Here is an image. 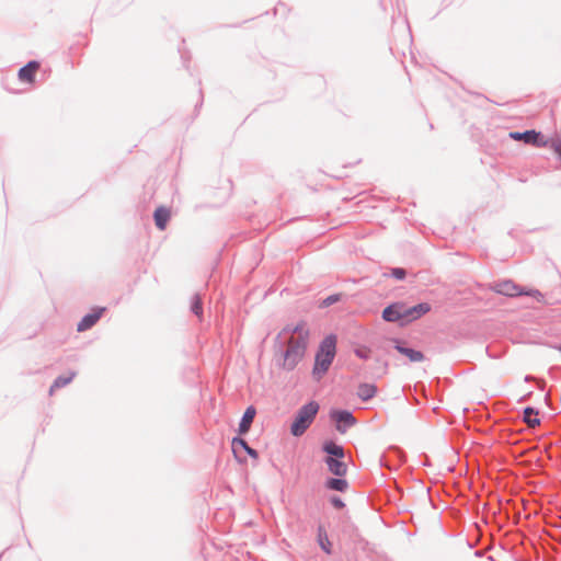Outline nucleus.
<instances>
[{"label": "nucleus", "instance_id": "3", "mask_svg": "<svg viewBox=\"0 0 561 561\" xmlns=\"http://www.w3.org/2000/svg\"><path fill=\"white\" fill-rule=\"evenodd\" d=\"M320 405L317 401H309L302 407H300L290 424V434L295 437L302 436L306 431L310 427V425L313 423L318 412H319Z\"/></svg>", "mask_w": 561, "mask_h": 561}, {"label": "nucleus", "instance_id": "25", "mask_svg": "<svg viewBox=\"0 0 561 561\" xmlns=\"http://www.w3.org/2000/svg\"><path fill=\"white\" fill-rule=\"evenodd\" d=\"M547 140H548L547 147L551 148L561 160V138H551V139H547Z\"/></svg>", "mask_w": 561, "mask_h": 561}, {"label": "nucleus", "instance_id": "22", "mask_svg": "<svg viewBox=\"0 0 561 561\" xmlns=\"http://www.w3.org/2000/svg\"><path fill=\"white\" fill-rule=\"evenodd\" d=\"M75 377H76L75 371L69 373V375H67V376H65V375L58 376L54 380L53 385L50 386L49 393L53 394L55 390L67 386L68 383H70L73 380Z\"/></svg>", "mask_w": 561, "mask_h": 561}, {"label": "nucleus", "instance_id": "29", "mask_svg": "<svg viewBox=\"0 0 561 561\" xmlns=\"http://www.w3.org/2000/svg\"><path fill=\"white\" fill-rule=\"evenodd\" d=\"M531 378H533L531 376L527 375V376L525 377V380H526V381H529Z\"/></svg>", "mask_w": 561, "mask_h": 561}, {"label": "nucleus", "instance_id": "10", "mask_svg": "<svg viewBox=\"0 0 561 561\" xmlns=\"http://www.w3.org/2000/svg\"><path fill=\"white\" fill-rule=\"evenodd\" d=\"M305 334L308 339L310 337V332L306 328V323L300 321L297 324H286L276 335H280V339H286L304 336Z\"/></svg>", "mask_w": 561, "mask_h": 561}, {"label": "nucleus", "instance_id": "17", "mask_svg": "<svg viewBox=\"0 0 561 561\" xmlns=\"http://www.w3.org/2000/svg\"><path fill=\"white\" fill-rule=\"evenodd\" d=\"M171 218V211L168 207L159 206L153 211L154 225L159 230H164Z\"/></svg>", "mask_w": 561, "mask_h": 561}, {"label": "nucleus", "instance_id": "21", "mask_svg": "<svg viewBox=\"0 0 561 561\" xmlns=\"http://www.w3.org/2000/svg\"><path fill=\"white\" fill-rule=\"evenodd\" d=\"M539 414L538 409L534 407H526L523 411V421L529 426V427H536L540 424V419L537 417Z\"/></svg>", "mask_w": 561, "mask_h": 561}, {"label": "nucleus", "instance_id": "11", "mask_svg": "<svg viewBox=\"0 0 561 561\" xmlns=\"http://www.w3.org/2000/svg\"><path fill=\"white\" fill-rule=\"evenodd\" d=\"M37 60H30L26 65L21 67L18 72L20 81L25 83H33L35 81L36 72L39 68Z\"/></svg>", "mask_w": 561, "mask_h": 561}, {"label": "nucleus", "instance_id": "24", "mask_svg": "<svg viewBox=\"0 0 561 561\" xmlns=\"http://www.w3.org/2000/svg\"><path fill=\"white\" fill-rule=\"evenodd\" d=\"M341 299H342V294H333V295H330V296H328L327 298H324V299L320 302L319 307H320V308H328V307H330V306H332V305H334V304H336V302L341 301Z\"/></svg>", "mask_w": 561, "mask_h": 561}, {"label": "nucleus", "instance_id": "30", "mask_svg": "<svg viewBox=\"0 0 561 561\" xmlns=\"http://www.w3.org/2000/svg\"><path fill=\"white\" fill-rule=\"evenodd\" d=\"M560 353H561V344L560 345H557L554 346Z\"/></svg>", "mask_w": 561, "mask_h": 561}, {"label": "nucleus", "instance_id": "5", "mask_svg": "<svg viewBox=\"0 0 561 561\" xmlns=\"http://www.w3.org/2000/svg\"><path fill=\"white\" fill-rule=\"evenodd\" d=\"M330 420L334 423L335 430L345 434L348 428L357 423L353 412L346 409H331L329 412Z\"/></svg>", "mask_w": 561, "mask_h": 561}, {"label": "nucleus", "instance_id": "19", "mask_svg": "<svg viewBox=\"0 0 561 561\" xmlns=\"http://www.w3.org/2000/svg\"><path fill=\"white\" fill-rule=\"evenodd\" d=\"M328 490L345 492L348 489V482L343 477L328 478L324 482Z\"/></svg>", "mask_w": 561, "mask_h": 561}, {"label": "nucleus", "instance_id": "18", "mask_svg": "<svg viewBox=\"0 0 561 561\" xmlns=\"http://www.w3.org/2000/svg\"><path fill=\"white\" fill-rule=\"evenodd\" d=\"M377 393V387L374 383L362 382L357 388V396L363 402L371 400Z\"/></svg>", "mask_w": 561, "mask_h": 561}, {"label": "nucleus", "instance_id": "26", "mask_svg": "<svg viewBox=\"0 0 561 561\" xmlns=\"http://www.w3.org/2000/svg\"><path fill=\"white\" fill-rule=\"evenodd\" d=\"M389 275L397 280H403L407 277V270L403 267H393L390 270Z\"/></svg>", "mask_w": 561, "mask_h": 561}, {"label": "nucleus", "instance_id": "4", "mask_svg": "<svg viewBox=\"0 0 561 561\" xmlns=\"http://www.w3.org/2000/svg\"><path fill=\"white\" fill-rule=\"evenodd\" d=\"M492 289L495 293L507 297L530 296L534 297L538 302L543 299V295L539 290H526L511 279L495 282L492 286Z\"/></svg>", "mask_w": 561, "mask_h": 561}, {"label": "nucleus", "instance_id": "9", "mask_svg": "<svg viewBox=\"0 0 561 561\" xmlns=\"http://www.w3.org/2000/svg\"><path fill=\"white\" fill-rule=\"evenodd\" d=\"M105 310V307L93 308L91 312L83 316L82 319L79 321V323L77 324V331L84 332L90 330L98 323V321L101 319Z\"/></svg>", "mask_w": 561, "mask_h": 561}, {"label": "nucleus", "instance_id": "6", "mask_svg": "<svg viewBox=\"0 0 561 561\" xmlns=\"http://www.w3.org/2000/svg\"><path fill=\"white\" fill-rule=\"evenodd\" d=\"M510 138L517 141H523L526 145H531L537 148H546L548 140L541 131L528 129L525 131H510Z\"/></svg>", "mask_w": 561, "mask_h": 561}, {"label": "nucleus", "instance_id": "13", "mask_svg": "<svg viewBox=\"0 0 561 561\" xmlns=\"http://www.w3.org/2000/svg\"><path fill=\"white\" fill-rule=\"evenodd\" d=\"M394 348L400 353L401 355L407 356L411 362L419 363L424 359V354L419 351L410 347L405 342H401L396 340Z\"/></svg>", "mask_w": 561, "mask_h": 561}, {"label": "nucleus", "instance_id": "14", "mask_svg": "<svg viewBox=\"0 0 561 561\" xmlns=\"http://www.w3.org/2000/svg\"><path fill=\"white\" fill-rule=\"evenodd\" d=\"M256 410L253 405H250L245 409L238 426V433L240 435H245L249 433L251 428V424L255 417Z\"/></svg>", "mask_w": 561, "mask_h": 561}, {"label": "nucleus", "instance_id": "7", "mask_svg": "<svg viewBox=\"0 0 561 561\" xmlns=\"http://www.w3.org/2000/svg\"><path fill=\"white\" fill-rule=\"evenodd\" d=\"M381 318L386 322L399 323L404 325L403 301H396L388 305L381 312Z\"/></svg>", "mask_w": 561, "mask_h": 561}, {"label": "nucleus", "instance_id": "15", "mask_svg": "<svg viewBox=\"0 0 561 561\" xmlns=\"http://www.w3.org/2000/svg\"><path fill=\"white\" fill-rule=\"evenodd\" d=\"M231 445H232L233 455L239 461H241V460L238 457V450H237L238 447H241L251 458H253V459L259 458L257 450L250 447L249 444L247 443V440L240 436H234L231 440Z\"/></svg>", "mask_w": 561, "mask_h": 561}, {"label": "nucleus", "instance_id": "2", "mask_svg": "<svg viewBox=\"0 0 561 561\" xmlns=\"http://www.w3.org/2000/svg\"><path fill=\"white\" fill-rule=\"evenodd\" d=\"M336 344L337 337L333 333L324 336V339L319 343L312 367V376L314 379H321L322 376L329 371L336 355Z\"/></svg>", "mask_w": 561, "mask_h": 561}, {"label": "nucleus", "instance_id": "16", "mask_svg": "<svg viewBox=\"0 0 561 561\" xmlns=\"http://www.w3.org/2000/svg\"><path fill=\"white\" fill-rule=\"evenodd\" d=\"M329 471L335 477H344L347 473V465L343 459L324 458Z\"/></svg>", "mask_w": 561, "mask_h": 561}, {"label": "nucleus", "instance_id": "8", "mask_svg": "<svg viewBox=\"0 0 561 561\" xmlns=\"http://www.w3.org/2000/svg\"><path fill=\"white\" fill-rule=\"evenodd\" d=\"M430 311L431 305L428 302H420L411 307L403 302L404 325L420 319Z\"/></svg>", "mask_w": 561, "mask_h": 561}, {"label": "nucleus", "instance_id": "28", "mask_svg": "<svg viewBox=\"0 0 561 561\" xmlns=\"http://www.w3.org/2000/svg\"><path fill=\"white\" fill-rule=\"evenodd\" d=\"M329 502L336 510H342L345 507L344 501L337 495L330 496Z\"/></svg>", "mask_w": 561, "mask_h": 561}, {"label": "nucleus", "instance_id": "27", "mask_svg": "<svg viewBox=\"0 0 561 561\" xmlns=\"http://www.w3.org/2000/svg\"><path fill=\"white\" fill-rule=\"evenodd\" d=\"M355 355L360 359H368L370 357L371 351L367 346H359L354 350Z\"/></svg>", "mask_w": 561, "mask_h": 561}, {"label": "nucleus", "instance_id": "12", "mask_svg": "<svg viewBox=\"0 0 561 561\" xmlns=\"http://www.w3.org/2000/svg\"><path fill=\"white\" fill-rule=\"evenodd\" d=\"M322 451L325 454L324 458L331 459H344L345 450L342 445L336 444L331 439H327L322 443Z\"/></svg>", "mask_w": 561, "mask_h": 561}, {"label": "nucleus", "instance_id": "23", "mask_svg": "<svg viewBox=\"0 0 561 561\" xmlns=\"http://www.w3.org/2000/svg\"><path fill=\"white\" fill-rule=\"evenodd\" d=\"M191 311L196 317H203V300L199 294H195L191 300Z\"/></svg>", "mask_w": 561, "mask_h": 561}, {"label": "nucleus", "instance_id": "20", "mask_svg": "<svg viewBox=\"0 0 561 561\" xmlns=\"http://www.w3.org/2000/svg\"><path fill=\"white\" fill-rule=\"evenodd\" d=\"M317 541L323 552H325L327 554H331L332 543L329 540L327 530L322 525H319L317 528Z\"/></svg>", "mask_w": 561, "mask_h": 561}, {"label": "nucleus", "instance_id": "1", "mask_svg": "<svg viewBox=\"0 0 561 561\" xmlns=\"http://www.w3.org/2000/svg\"><path fill=\"white\" fill-rule=\"evenodd\" d=\"M308 336L280 339L276 335L273 340V362L284 371H293L302 362L308 350Z\"/></svg>", "mask_w": 561, "mask_h": 561}]
</instances>
